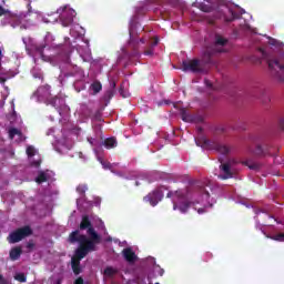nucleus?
<instances>
[{
  "label": "nucleus",
  "instance_id": "nucleus-1",
  "mask_svg": "<svg viewBox=\"0 0 284 284\" xmlns=\"http://www.w3.org/2000/svg\"><path fill=\"white\" fill-rule=\"evenodd\" d=\"M89 236H85L75 230L69 235V243H79V247H84L85 250H97V245L101 243V235L97 233L94 229H89Z\"/></svg>",
  "mask_w": 284,
  "mask_h": 284
},
{
  "label": "nucleus",
  "instance_id": "nucleus-2",
  "mask_svg": "<svg viewBox=\"0 0 284 284\" xmlns=\"http://www.w3.org/2000/svg\"><path fill=\"white\" fill-rule=\"evenodd\" d=\"M227 44V39L223 38L221 34L215 36V43L213 47L206 48V50L203 53V61L204 63H215L214 57L217 54H221V52H225V50L220 49Z\"/></svg>",
  "mask_w": 284,
  "mask_h": 284
},
{
  "label": "nucleus",
  "instance_id": "nucleus-3",
  "mask_svg": "<svg viewBox=\"0 0 284 284\" xmlns=\"http://www.w3.org/2000/svg\"><path fill=\"white\" fill-rule=\"evenodd\" d=\"M204 65H214V63H205L202 55V60H184L182 62V70L183 72H193V74H205L207 70Z\"/></svg>",
  "mask_w": 284,
  "mask_h": 284
},
{
  "label": "nucleus",
  "instance_id": "nucleus-4",
  "mask_svg": "<svg viewBox=\"0 0 284 284\" xmlns=\"http://www.w3.org/2000/svg\"><path fill=\"white\" fill-rule=\"evenodd\" d=\"M272 77L280 83L284 82V55L273 57L267 60Z\"/></svg>",
  "mask_w": 284,
  "mask_h": 284
},
{
  "label": "nucleus",
  "instance_id": "nucleus-5",
  "mask_svg": "<svg viewBox=\"0 0 284 284\" xmlns=\"http://www.w3.org/2000/svg\"><path fill=\"white\" fill-rule=\"evenodd\" d=\"M59 19L63 28H70L71 23H74V18L77 17V11L68 7H61L57 10Z\"/></svg>",
  "mask_w": 284,
  "mask_h": 284
},
{
  "label": "nucleus",
  "instance_id": "nucleus-6",
  "mask_svg": "<svg viewBox=\"0 0 284 284\" xmlns=\"http://www.w3.org/2000/svg\"><path fill=\"white\" fill-rule=\"evenodd\" d=\"M28 236H32V227L27 225L11 232L8 236V242L11 244L19 243L23 239H28Z\"/></svg>",
  "mask_w": 284,
  "mask_h": 284
},
{
  "label": "nucleus",
  "instance_id": "nucleus-7",
  "mask_svg": "<svg viewBox=\"0 0 284 284\" xmlns=\"http://www.w3.org/2000/svg\"><path fill=\"white\" fill-rule=\"evenodd\" d=\"M202 148H205L206 150H215V152H219V154L224 155H227L230 152H232L230 146L209 139L203 140Z\"/></svg>",
  "mask_w": 284,
  "mask_h": 284
},
{
  "label": "nucleus",
  "instance_id": "nucleus-8",
  "mask_svg": "<svg viewBox=\"0 0 284 284\" xmlns=\"http://www.w3.org/2000/svg\"><path fill=\"white\" fill-rule=\"evenodd\" d=\"M90 252H97V248L78 247L74 256L71 258V267L81 265L82 258H85L87 254H90Z\"/></svg>",
  "mask_w": 284,
  "mask_h": 284
},
{
  "label": "nucleus",
  "instance_id": "nucleus-9",
  "mask_svg": "<svg viewBox=\"0 0 284 284\" xmlns=\"http://www.w3.org/2000/svg\"><path fill=\"white\" fill-rule=\"evenodd\" d=\"M163 187L155 189L152 193H149L146 196H144L143 201L145 203H150L152 207H155V205H159L160 201H163Z\"/></svg>",
  "mask_w": 284,
  "mask_h": 284
},
{
  "label": "nucleus",
  "instance_id": "nucleus-10",
  "mask_svg": "<svg viewBox=\"0 0 284 284\" xmlns=\"http://www.w3.org/2000/svg\"><path fill=\"white\" fill-rule=\"evenodd\" d=\"M50 84H45L42 87H39L37 91L34 92V97L39 99V101H47V99H50L52 97Z\"/></svg>",
  "mask_w": 284,
  "mask_h": 284
},
{
  "label": "nucleus",
  "instance_id": "nucleus-11",
  "mask_svg": "<svg viewBox=\"0 0 284 284\" xmlns=\"http://www.w3.org/2000/svg\"><path fill=\"white\" fill-rule=\"evenodd\" d=\"M8 17V19H10V21H13V23H17V26H19V23H21V17L10 12V10L3 8L0 4V17Z\"/></svg>",
  "mask_w": 284,
  "mask_h": 284
},
{
  "label": "nucleus",
  "instance_id": "nucleus-12",
  "mask_svg": "<svg viewBox=\"0 0 284 284\" xmlns=\"http://www.w3.org/2000/svg\"><path fill=\"white\" fill-rule=\"evenodd\" d=\"M221 172H223L222 175H220V179L223 181H226L227 179H232L234 176V172H232V165L230 163H223L220 165Z\"/></svg>",
  "mask_w": 284,
  "mask_h": 284
},
{
  "label": "nucleus",
  "instance_id": "nucleus-13",
  "mask_svg": "<svg viewBox=\"0 0 284 284\" xmlns=\"http://www.w3.org/2000/svg\"><path fill=\"white\" fill-rule=\"evenodd\" d=\"M190 207H194V202L183 201V202H180V204H176L173 200V210H179L182 214H186Z\"/></svg>",
  "mask_w": 284,
  "mask_h": 284
},
{
  "label": "nucleus",
  "instance_id": "nucleus-14",
  "mask_svg": "<svg viewBox=\"0 0 284 284\" xmlns=\"http://www.w3.org/2000/svg\"><path fill=\"white\" fill-rule=\"evenodd\" d=\"M180 115L182 121H184V123H195L196 121V116L193 114H190V112H187V109L185 108L180 109Z\"/></svg>",
  "mask_w": 284,
  "mask_h": 284
},
{
  "label": "nucleus",
  "instance_id": "nucleus-15",
  "mask_svg": "<svg viewBox=\"0 0 284 284\" xmlns=\"http://www.w3.org/2000/svg\"><path fill=\"white\" fill-rule=\"evenodd\" d=\"M254 99H260L262 103H267L270 101V97L265 94V90L263 89H255L252 93Z\"/></svg>",
  "mask_w": 284,
  "mask_h": 284
},
{
  "label": "nucleus",
  "instance_id": "nucleus-16",
  "mask_svg": "<svg viewBox=\"0 0 284 284\" xmlns=\"http://www.w3.org/2000/svg\"><path fill=\"white\" fill-rule=\"evenodd\" d=\"M122 255L128 263H134V261H136V253H134L130 247L124 248L122 251Z\"/></svg>",
  "mask_w": 284,
  "mask_h": 284
},
{
  "label": "nucleus",
  "instance_id": "nucleus-17",
  "mask_svg": "<svg viewBox=\"0 0 284 284\" xmlns=\"http://www.w3.org/2000/svg\"><path fill=\"white\" fill-rule=\"evenodd\" d=\"M168 199H178V201H185V192L183 190L169 191Z\"/></svg>",
  "mask_w": 284,
  "mask_h": 284
},
{
  "label": "nucleus",
  "instance_id": "nucleus-18",
  "mask_svg": "<svg viewBox=\"0 0 284 284\" xmlns=\"http://www.w3.org/2000/svg\"><path fill=\"white\" fill-rule=\"evenodd\" d=\"M80 230H87V234H89L90 230H94V227L92 226V222L90 221V217L88 215L82 216Z\"/></svg>",
  "mask_w": 284,
  "mask_h": 284
},
{
  "label": "nucleus",
  "instance_id": "nucleus-19",
  "mask_svg": "<svg viewBox=\"0 0 284 284\" xmlns=\"http://www.w3.org/2000/svg\"><path fill=\"white\" fill-rule=\"evenodd\" d=\"M22 253H23V250L21 248V246H16L11 248L9 256L11 261H19V258H21Z\"/></svg>",
  "mask_w": 284,
  "mask_h": 284
},
{
  "label": "nucleus",
  "instance_id": "nucleus-20",
  "mask_svg": "<svg viewBox=\"0 0 284 284\" xmlns=\"http://www.w3.org/2000/svg\"><path fill=\"white\" fill-rule=\"evenodd\" d=\"M103 145L104 148H106V150H112L113 148H116V138H106L103 142Z\"/></svg>",
  "mask_w": 284,
  "mask_h": 284
},
{
  "label": "nucleus",
  "instance_id": "nucleus-21",
  "mask_svg": "<svg viewBox=\"0 0 284 284\" xmlns=\"http://www.w3.org/2000/svg\"><path fill=\"white\" fill-rule=\"evenodd\" d=\"M90 90H92L93 94H99V92L103 90V85L101 84V82L94 81L93 83H91Z\"/></svg>",
  "mask_w": 284,
  "mask_h": 284
},
{
  "label": "nucleus",
  "instance_id": "nucleus-22",
  "mask_svg": "<svg viewBox=\"0 0 284 284\" xmlns=\"http://www.w3.org/2000/svg\"><path fill=\"white\" fill-rule=\"evenodd\" d=\"M48 181V174L45 172L40 171L38 176L36 178V183L41 185V183H45Z\"/></svg>",
  "mask_w": 284,
  "mask_h": 284
},
{
  "label": "nucleus",
  "instance_id": "nucleus-23",
  "mask_svg": "<svg viewBox=\"0 0 284 284\" xmlns=\"http://www.w3.org/2000/svg\"><path fill=\"white\" fill-rule=\"evenodd\" d=\"M199 8L202 12H212V6L210 4L200 3Z\"/></svg>",
  "mask_w": 284,
  "mask_h": 284
},
{
  "label": "nucleus",
  "instance_id": "nucleus-24",
  "mask_svg": "<svg viewBox=\"0 0 284 284\" xmlns=\"http://www.w3.org/2000/svg\"><path fill=\"white\" fill-rule=\"evenodd\" d=\"M48 105H52V108H57V101H59L58 97L48 98L47 100Z\"/></svg>",
  "mask_w": 284,
  "mask_h": 284
},
{
  "label": "nucleus",
  "instance_id": "nucleus-25",
  "mask_svg": "<svg viewBox=\"0 0 284 284\" xmlns=\"http://www.w3.org/2000/svg\"><path fill=\"white\" fill-rule=\"evenodd\" d=\"M77 192H78V194H85V192H88V185H85V184H79L78 186H77Z\"/></svg>",
  "mask_w": 284,
  "mask_h": 284
},
{
  "label": "nucleus",
  "instance_id": "nucleus-26",
  "mask_svg": "<svg viewBox=\"0 0 284 284\" xmlns=\"http://www.w3.org/2000/svg\"><path fill=\"white\" fill-rule=\"evenodd\" d=\"M104 274H105V276L112 277V276H114V274H116V270L113 268L112 266H109L104 270Z\"/></svg>",
  "mask_w": 284,
  "mask_h": 284
},
{
  "label": "nucleus",
  "instance_id": "nucleus-27",
  "mask_svg": "<svg viewBox=\"0 0 284 284\" xmlns=\"http://www.w3.org/2000/svg\"><path fill=\"white\" fill-rule=\"evenodd\" d=\"M17 135H21V131H19L18 129H14V128L9 130L10 139H14V136H17Z\"/></svg>",
  "mask_w": 284,
  "mask_h": 284
},
{
  "label": "nucleus",
  "instance_id": "nucleus-28",
  "mask_svg": "<svg viewBox=\"0 0 284 284\" xmlns=\"http://www.w3.org/2000/svg\"><path fill=\"white\" fill-rule=\"evenodd\" d=\"M255 154H256L257 156H265L266 152H265V150H263V146L257 145V146L255 148Z\"/></svg>",
  "mask_w": 284,
  "mask_h": 284
},
{
  "label": "nucleus",
  "instance_id": "nucleus-29",
  "mask_svg": "<svg viewBox=\"0 0 284 284\" xmlns=\"http://www.w3.org/2000/svg\"><path fill=\"white\" fill-rule=\"evenodd\" d=\"M92 119L93 121H103V113H101V111H95Z\"/></svg>",
  "mask_w": 284,
  "mask_h": 284
},
{
  "label": "nucleus",
  "instance_id": "nucleus-30",
  "mask_svg": "<svg viewBox=\"0 0 284 284\" xmlns=\"http://www.w3.org/2000/svg\"><path fill=\"white\" fill-rule=\"evenodd\" d=\"M28 278L26 277V274L23 273H19L18 275H16V281H19L20 283H26Z\"/></svg>",
  "mask_w": 284,
  "mask_h": 284
},
{
  "label": "nucleus",
  "instance_id": "nucleus-31",
  "mask_svg": "<svg viewBox=\"0 0 284 284\" xmlns=\"http://www.w3.org/2000/svg\"><path fill=\"white\" fill-rule=\"evenodd\" d=\"M272 239L273 241H280L281 243H284V232L274 235Z\"/></svg>",
  "mask_w": 284,
  "mask_h": 284
},
{
  "label": "nucleus",
  "instance_id": "nucleus-32",
  "mask_svg": "<svg viewBox=\"0 0 284 284\" xmlns=\"http://www.w3.org/2000/svg\"><path fill=\"white\" fill-rule=\"evenodd\" d=\"M43 50H45V45H38L36 47V51L38 52V54H40V57L43 58Z\"/></svg>",
  "mask_w": 284,
  "mask_h": 284
},
{
  "label": "nucleus",
  "instance_id": "nucleus-33",
  "mask_svg": "<svg viewBox=\"0 0 284 284\" xmlns=\"http://www.w3.org/2000/svg\"><path fill=\"white\" fill-rule=\"evenodd\" d=\"M73 270V274H75V276H79V274H81V265H75V266H71Z\"/></svg>",
  "mask_w": 284,
  "mask_h": 284
},
{
  "label": "nucleus",
  "instance_id": "nucleus-34",
  "mask_svg": "<svg viewBox=\"0 0 284 284\" xmlns=\"http://www.w3.org/2000/svg\"><path fill=\"white\" fill-rule=\"evenodd\" d=\"M27 154L28 156H34V146H28Z\"/></svg>",
  "mask_w": 284,
  "mask_h": 284
},
{
  "label": "nucleus",
  "instance_id": "nucleus-35",
  "mask_svg": "<svg viewBox=\"0 0 284 284\" xmlns=\"http://www.w3.org/2000/svg\"><path fill=\"white\" fill-rule=\"evenodd\" d=\"M73 284H84L83 277H78Z\"/></svg>",
  "mask_w": 284,
  "mask_h": 284
},
{
  "label": "nucleus",
  "instance_id": "nucleus-36",
  "mask_svg": "<svg viewBox=\"0 0 284 284\" xmlns=\"http://www.w3.org/2000/svg\"><path fill=\"white\" fill-rule=\"evenodd\" d=\"M156 273H158V276H163V275L165 274V270L159 268V270L156 271Z\"/></svg>",
  "mask_w": 284,
  "mask_h": 284
},
{
  "label": "nucleus",
  "instance_id": "nucleus-37",
  "mask_svg": "<svg viewBox=\"0 0 284 284\" xmlns=\"http://www.w3.org/2000/svg\"><path fill=\"white\" fill-rule=\"evenodd\" d=\"M234 19H236V16L234 14V12H232L231 19H226L225 21H227L230 23V22L234 21Z\"/></svg>",
  "mask_w": 284,
  "mask_h": 284
},
{
  "label": "nucleus",
  "instance_id": "nucleus-38",
  "mask_svg": "<svg viewBox=\"0 0 284 284\" xmlns=\"http://www.w3.org/2000/svg\"><path fill=\"white\" fill-rule=\"evenodd\" d=\"M203 196H205V199H210V192L205 191V189H203Z\"/></svg>",
  "mask_w": 284,
  "mask_h": 284
},
{
  "label": "nucleus",
  "instance_id": "nucleus-39",
  "mask_svg": "<svg viewBox=\"0 0 284 284\" xmlns=\"http://www.w3.org/2000/svg\"><path fill=\"white\" fill-rule=\"evenodd\" d=\"M250 170H258V164H252V165H250Z\"/></svg>",
  "mask_w": 284,
  "mask_h": 284
},
{
  "label": "nucleus",
  "instance_id": "nucleus-40",
  "mask_svg": "<svg viewBox=\"0 0 284 284\" xmlns=\"http://www.w3.org/2000/svg\"><path fill=\"white\" fill-rule=\"evenodd\" d=\"M106 94H108L109 99H112V97H114V92L113 91H108Z\"/></svg>",
  "mask_w": 284,
  "mask_h": 284
},
{
  "label": "nucleus",
  "instance_id": "nucleus-41",
  "mask_svg": "<svg viewBox=\"0 0 284 284\" xmlns=\"http://www.w3.org/2000/svg\"><path fill=\"white\" fill-rule=\"evenodd\" d=\"M32 165H34L36 168H39V165H41V161L33 162Z\"/></svg>",
  "mask_w": 284,
  "mask_h": 284
},
{
  "label": "nucleus",
  "instance_id": "nucleus-42",
  "mask_svg": "<svg viewBox=\"0 0 284 284\" xmlns=\"http://www.w3.org/2000/svg\"><path fill=\"white\" fill-rule=\"evenodd\" d=\"M197 214H205V209H199Z\"/></svg>",
  "mask_w": 284,
  "mask_h": 284
},
{
  "label": "nucleus",
  "instance_id": "nucleus-43",
  "mask_svg": "<svg viewBox=\"0 0 284 284\" xmlns=\"http://www.w3.org/2000/svg\"><path fill=\"white\" fill-rule=\"evenodd\" d=\"M144 54H145L146 57L152 55V50H148V51H145V52H144Z\"/></svg>",
  "mask_w": 284,
  "mask_h": 284
},
{
  "label": "nucleus",
  "instance_id": "nucleus-44",
  "mask_svg": "<svg viewBox=\"0 0 284 284\" xmlns=\"http://www.w3.org/2000/svg\"><path fill=\"white\" fill-rule=\"evenodd\" d=\"M204 81H205L207 88H212V82H210V80H204Z\"/></svg>",
  "mask_w": 284,
  "mask_h": 284
},
{
  "label": "nucleus",
  "instance_id": "nucleus-45",
  "mask_svg": "<svg viewBox=\"0 0 284 284\" xmlns=\"http://www.w3.org/2000/svg\"><path fill=\"white\" fill-rule=\"evenodd\" d=\"M27 247H28L29 250H32V247H34V244L28 243Z\"/></svg>",
  "mask_w": 284,
  "mask_h": 284
},
{
  "label": "nucleus",
  "instance_id": "nucleus-46",
  "mask_svg": "<svg viewBox=\"0 0 284 284\" xmlns=\"http://www.w3.org/2000/svg\"><path fill=\"white\" fill-rule=\"evenodd\" d=\"M159 44V38H155L153 41V45H158Z\"/></svg>",
  "mask_w": 284,
  "mask_h": 284
},
{
  "label": "nucleus",
  "instance_id": "nucleus-47",
  "mask_svg": "<svg viewBox=\"0 0 284 284\" xmlns=\"http://www.w3.org/2000/svg\"><path fill=\"white\" fill-rule=\"evenodd\" d=\"M111 88L114 90V88H116V82L112 81L111 82Z\"/></svg>",
  "mask_w": 284,
  "mask_h": 284
},
{
  "label": "nucleus",
  "instance_id": "nucleus-48",
  "mask_svg": "<svg viewBox=\"0 0 284 284\" xmlns=\"http://www.w3.org/2000/svg\"><path fill=\"white\" fill-rule=\"evenodd\" d=\"M284 120H280V128L283 130Z\"/></svg>",
  "mask_w": 284,
  "mask_h": 284
},
{
  "label": "nucleus",
  "instance_id": "nucleus-49",
  "mask_svg": "<svg viewBox=\"0 0 284 284\" xmlns=\"http://www.w3.org/2000/svg\"><path fill=\"white\" fill-rule=\"evenodd\" d=\"M3 57V53L0 51V65H1V59Z\"/></svg>",
  "mask_w": 284,
  "mask_h": 284
},
{
  "label": "nucleus",
  "instance_id": "nucleus-50",
  "mask_svg": "<svg viewBox=\"0 0 284 284\" xmlns=\"http://www.w3.org/2000/svg\"><path fill=\"white\" fill-rule=\"evenodd\" d=\"M54 284H61V278L57 280Z\"/></svg>",
  "mask_w": 284,
  "mask_h": 284
},
{
  "label": "nucleus",
  "instance_id": "nucleus-51",
  "mask_svg": "<svg viewBox=\"0 0 284 284\" xmlns=\"http://www.w3.org/2000/svg\"><path fill=\"white\" fill-rule=\"evenodd\" d=\"M129 32H130V37H132V29H130Z\"/></svg>",
  "mask_w": 284,
  "mask_h": 284
},
{
  "label": "nucleus",
  "instance_id": "nucleus-52",
  "mask_svg": "<svg viewBox=\"0 0 284 284\" xmlns=\"http://www.w3.org/2000/svg\"><path fill=\"white\" fill-rule=\"evenodd\" d=\"M140 41H141V43H145V41H143V39H141Z\"/></svg>",
  "mask_w": 284,
  "mask_h": 284
},
{
  "label": "nucleus",
  "instance_id": "nucleus-53",
  "mask_svg": "<svg viewBox=\"0 0 284 284\" xmlns=\"http://www.w3.org/2000/svg\"><path fill=\"white\" fill-rule=\"evenodd\" d=\"M40 79L43 81V77L40 75Z\"/></svg>",
  "mask_w": 284,
  "mask_h": 284
},
{
  "label": "nucleus",
  "instance_id": "nucleus-54",
  "mask_svg": "<svg viewBox=\"0 0 284 284\" xmlns=\"http://www.w3.org/2000/svg\"><path fill=\"white\" fill-rule=\"evenodd\" d=\"M199 130H200V132H201V130H203V129L200 128Z\"/></svg>",
  "mask_w": 284,
  "mask_h": 284
}]
</instances>
